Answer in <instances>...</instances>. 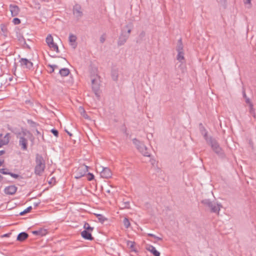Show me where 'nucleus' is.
Listing matches in <instances>:
<instances>
[{"label": "nucleus", "mask_w": 256, "mask_h": 256, "mask_svg": "<svg viewBox=\"0 0 256 256\" xmlns=\"http://www.w3.org/2000/svg\"><path fill=\"white\" fill-rule=\"evenodd\" d=\"M30 134H31L30 132L26 129H22L20 132L16 134V138L19 140L18 144L22 150H28V140L25 136Z\"/></svg>", "instance_id": "f257e3e1"}, {"label": "nucleus", "mask_w": 256, "mask_h": 256, "mask_svg": "<svg viewBox=\"0 0 256 256\" xmlns=\"http://www.w3.org/2000/svg\"><path fill=\"white\" fill-rule=\"evenodd\" d=\"M46 162L42 156L38 154L36 156V166L34 168V174L40 176L44 171Z\"/></svg>", "instance_id": "f03ea898"}, {"label": "nucleus", "mask_w": 256, "mask_h": 256, "mask_svg": "<svg viewBox=\"0 0 256 256\" xmlns=\"http://www.w3.org/2000/svg\"><path fill=\"white\" fill-rule=\"evenodd\" d=\"M207 144L210 146L212 150L220 158H226V154L224 150L220 146L218 141L212 136L210 139L206 142Z\"/></svg>", "instance_id": "7ed1b4c3"}, {"label": "nucleus", "mask_w": 256, "mask_h": 256, "mask_svg": "<svg viewBox=\"0 0 256 256\" xmlns=\"http://www.w3.org/2000/svg\"><path fill=\"white\" fill-rule=\"evenodd\" d=\"M201 203L205 206L208 208L212 212L219 214L222 206L220 204L211 201L209 199H204L201 201Z\"/></svg>", "instance_id": "20e7f679"}, {"label": "nucleus", "mask_w": 256, "mask_h": 256, "mask_svg": "<svg viewBox=\"0 0 256 256\" xmlns=\"http://www.w3.org/2000/svg\"><path fill=\"white\" fill-rule=\"evenodd\" d=\"M88 167L84 164L80 166L74 172V178L78 179L84 176L88 172Z\"/></svg>", "instance_id": "39448f33"}, {"label": "nucleus", "mask_w": 256, "mask_h": 256, "mask_svg": "<svg viewBox=\"0 0 256 256\" xmlns=\"http://www.w3.org/2000/svg\"><path fill=\"white\" fill-rule=\"evenodd\" d=\"M129 36H130L129 34L126 33V32H124V30H122V32L118 38V46H121L124 45L127 41Z\"/></svg>", "instance_id": "423d86ee"}, {"label": "nucleus", "mask_w": 256, "mask_h": 256, "mask_svg": "<svg viewBox=\"0 0 256 256\" xmlns=\"http://www.w3.org/2000/svg\"><path fill=\"white\" fill-rule=\"evenodd\" d=\"M19 62L20 66L28 70H32L33 68V63L26 58H21Z\"/></svg>", "instance_id": "0eeeda50"}, {"label": "nucleus", "mask_w": 256, "mask_h": 256, "mask_svg": "<svg viewBox=\"0 0 256 256\" xmlns=\"http://www.w3.org/2000/svg\"><path fill=\"white\" fill-rule=\"evenodd\" d=\"M92 89L96 96H100V84L96 79L92 80Z\"/></svg>", "instance_id": "6e6552de"}, {"label": "nucleus", "mask_w": 256, "mask_h": 256, "mask_svg": "<svg viewBox=\"0 0 256 256\" xmlns=\"http://www.w3.org/2000/svg\"><path fill=\"white\" fill-rule=\"evenodd\" d=\"M100 174L103 178H108L112 176V173L109 168L102 167V170L100 172Z\"/></svg>", "instance_id": "1a4fd4ad"}, {"label": "nucleus", "mask_w": 256, "mask_h": 256, "mask_svg": "<svg viewBox=\"0 0 256 256\" xmlns=\"http://www.w3.org/2000/svg\"><path fill=\"white\" fill-rule=\"evenodd\" d=\"M2 134H0V148L8 144L10 139V134L7 133L2 138Z\"/></svg>", "instance_id": "9d476101"}, {"label": "nucleus", "mask_w": 256, "mask_h": 256, "mask_svg": "<svg viewBox=\"0 0 256 256\" xmlns=\"http://www.w3.org/2000/svg\"><path fill=\"white\" fill-rule=\"evenodd\" d=\"M73 14L75 16L79 19L82 16V12L81 10V7L78 4H76L74 6L73 8Z\"/></svg>", "instance_id": "9b49d317"}, {"label": "nucleus", "mask_w": 256, "mask_h": 256, "mask_svg": "<svg viewBox=\"0 0 256 256\" xmlns=\"http://www.w3.org/2000/svg\"><path fill=\"white\" fill-rule=\"evenodd\" d=\"M17 187L16 186L14 185L10 186H6L4 190V192L5 194L9 195H12L14 194L16 190H17Z\"/></svg>", "instance_id": "f8f14e48"}, {"label": "nucleus", "mask_w": 256, "mask_h": 256, "mask_svg": "<svg viewBox=\"0 0 256 256\" xmlns=\"http://www.w3.org/2000/svg\"><path fill=\"white\" fill-rule=\"evenodd\" d=\"M146 249L150 252L152 254H154V256H160V252H158L155 248L154 246L150 244H146Z\"/></svg>", "instance_id": "ddd939ff"}, {"label": "nucleus", "mask_w": 256, "mask_h": 256, "mask_svg": "<svg viewBox=\"0 0 256 256\" xmlns=\"http://www.w3.org/2000/svg\"><path fill=\"white\" fill-rule=\"evenodd\" d=\"M17 38L23 48L30 49V46L26 43V40L24 36L20 34H17Z\"/></svg>", "instance_id": "4468645a"}, {"label": "nucleus", "mask_w": 256, "mask_h": 256, "mask_svg": "<svg viewBox=\"0 0 256 256\" xmlns=\"http://www.w3.org/2000/svg\"><path fill=\"white\" fill-rule=\"evenodd\" d=\"M199 128L201 134L204 136L206 142L208 141L210 139V136H208V132L202 123L199 124Z\"/></svg>", "instance_id": "2eb2a0df"}, {"label": "nucleus", "mask_w": 256, "mask_h": 256, "mask_svg": "<svg viewBox=\"0 0 256 256\" xmlns=\"http://www.w3.org/2000/svg\"><path fill=\"white\" fill-rule=\"evenodd\" d=\"M91 232L84 230L81 232V236L85 240H92L94 238L92 236Z\"/></svg>", "instance_id": "dca6fc26"}, {"label": "nucleus", "mask_w": 256, "mask_h": 256, "mask_svg": "<svg viewBox=\"0 0 256 256\" xmlns=\"http://www.w3.org/2000/svg\"><path fill=\"white\" fill-rule=\"evenodd\" d=\"M10 10L12 16H18L20 12V8L16 5L10 4Z\"/></svg>", "instance_id": "f3484780"}, {"label": "nucleus", "mask_w": 256, "mask_h": 256, "mask_svg": "<svg viewBox=\"0 0 256 256\" xmlns=\"http://www.w3.org/2000/svg\"><path fill=\"white\" fill-rule=\"evenodd\" d=\"M28 237V234L26 232H20L16 238V240L19 242H22Z\"/></svg>", "instance_id": "a211bd4d"}, {"label": "nucleus", "mask_w": 256, "mask_h": 256, "mask_svg": "<svg viewBox=\"0 0 256 256\" xmlns=\"http://www.w3.org/2000/svg\"><path fill=\"white\" fill-rule=\"evenodd\" d=\"M68 40L71 46H72L74 48L76 46V44L75 43L76 40V36L75 35L70 34L69 36Z\"/></svg>", "instance_id": "6ab92c4d"}, {"label": "nucleus", "mask_w": 256, "mask_h": 256, "mask_svg": "<svg viewBox=\"0 0 256 256\" xmlns=\"http://www.w3.org/2000/svg\"><path fill=\"white\" fill-rule=\"evenodd\" d=\"M138 151L145 156H150V154L147 148L144 144L142 147L139 149Z\"/></svg>", "instance_id": "aec40b11"}, {"label": "nucleus", "mask_w": 256, "mask_h": 256, "mask_svg": "<svg viewBox=\"0 0 256 256\" xmlns=\"http://www.w3.org/2000/svg\"><path fill=\"white\" fill-rule=\"evenodd\" d=\"M32 233L34 235L43 236L46 234V230L43 228H40L38 230L32 231Z\"/></svg>", "instance_id": "412c9836"}, {"label": "nucleus", "mask_w": 256, "mask_h": 256, "mask_svg": "<svg viewBox=\"0 0 256 256\" xmlns=\"http://www.w3.org/2000/svg\"><path fill=\"white\" fill-rule=\"evenodd\" d=\"M246 102L247 104H249L250 106V113L254 116H256L255 112H254V110L253 108V104L250 102V98H246Z\"/></svg>", "instance_id": "4be33fe9"}, {"label": "nucleus", "mask_w": 256, "mask_h": 256, "mask_svg": "<svg viewBox=\"0 0 256 256\" xmlns=\"http://www.w3.org/2000/svg\"><path fill=\"white\" fill-rule=\"evenodd\" d=\"M70 72V71L68 68H63L59 70V74L62 76H68Z\"/></svg>", "instance_id": "5701e85b"}, {"label": "nucleus", "mask_w": 256, "mask_h": 256, "mask_svg": "<svg viewBox=\"0 0 256 256\" xmlns=\"http://www.w3.org/2000/svg\"><path fill=\"white\" fill-rule=\"evenodd\" d=\"M176 50L178 52H184V46L181 38L178 40Z\"/></svg>", "instance_id": "b1692460"}, {"label": "nucleus", "mask_w": 256, "mask_h": 256, "mask_svg": "<svg viewBox=\"0 0 256 256\" xmlns=\"http://www.w3.org/2000/svg\"><path fill=\"white\" fill-rule=\"evenodd\" d=\"M132 142L136 146V148L139 150V149L140 148V147L143 146L144 144L137 140L136 138H134L132 140Z\"/></svg>", "instance_id": "393cba45"}, {"label": "nucleus", "mask_w": 256, "mask_h": 256, "mask_svg": "<svg viewBox=\"0 0 256 256\" xmlns=\"http://www.w3.org/2000/svg\"><path fill=\"white\" fill-rule=\"evenodd\" d=\"M132 28L133 24L132 22H130L124 26L123 30H124L125 29L126 30L127 32L126 33L130 34Z\"/></svg>", "instance_id": "a878e982"}, {"label": "nucleus", "mask_w": 256, "mask_h": 256, "mask_svg": "<svg viewBox=\"0 0 256 256\" xmlns=\"http://www.w3.org/2000/svg\"><path fill=\"white\" fill-rule=\"evenodd\" d=\"M112 78L114 81H117L118 78V71L116 70H114L112 71Z\"/></svg>", "instance_id": "bb28decb"}, {"label": "nucleus", "mask_w": 256, "mask_h": 256, "mask_svg": "<svg viewBox=\"0 0 256 256\" xmlns=\"http://www.w3.org/2000/svg\"><path fill=\"white\" fill-rule=\"evenodd\" d=\"M178 55L176 56V59L180 62H182V60H184V52H178Z\"/></svg>", "instance_id": "cd10ccee"}, {"label": "nucleus", "mask_w": 256, "mask_h": 256, "mask_svg": "<svg viewBox=\"0 0 256 256\" xmlns=\"http://www.w3.org/2000/svg\"><path fill=\"white\" fill-rule=\"evenodd\" d=\"M48 46L51 50L56 51L57 53L59 52L58 46L54 42H52V44H48Z\"/></svg>", "instance_id": "c85d7f7f"}, {"label": "nucleus", "mask_w": 256, "mask_h": 256, "mask_svg": "<svg viewBox=\"0 0 256 256\" xmlns=\"http://www.w3.org/2000/svg\"><path fill=\"white\" fill-rule=\"evenodd\" d=\"M0 29L2 32V34L4 36H6L7 33H8V28H7L6 26H5L4 24H0Z\"/></svg>", "instance_id": "c756f323"}, {"label": "nucleus", "mask_w": 256, "mask_h": 256, "mask_svg": "<svg viewBox=\"0 0 256 256\" xmlns=\"http://www.w3.org/2000/svg\"><path fill=\"white\" fill-rule=\"evenodd\" d=\"M46 42L47 44H52V42H54L53 38L51 34H49L46 38Z\"/></svg>", "instance_id": "7c9ffc66"}, {"label": "nucleus", "mask_w": 256, "mask_h": 256, "mask_svg": "<svg viewBox=\"0 0 256 256\" xmlns=\"http://www.w3.org/2000/svg\"><path fill=\"white\" fill-rule=\"evenodd\" d=\"M84 230H87L91 232L94 230V228L91 227L90 225L87 222H86L84 224Z\"/></svg>", "instance_id": "2f4dec72"}, {"label": "nucleus", "mask_w": 256, "mask_h": 256, "mask_svg": "<svg viewBox=\"0 0 256 256\" xmlns=\"http://www.w3.org/2000/svg\"><path fill=\"white\" fill-rule=\"evenodd\" d=\"M28 123L30 126L31 127L36 128L38 126V124L34 122L32 120H28Z\"/></svg>", "instance_id": "473e14b6"}, {"label": "nucleus", "mask_w": 256, "mask_h": 256, "mask_svg": "<svg viewBox=\"0 0 256 256\" xmlns=\"http://www.w3.org/2000/svg\"><path fill=\"white\" fill-rule=\"evenodd\" d=\"M123 223L126 228H128L130 226V223L127 218H124L123 220Z\"/></svg>", "instance_id": "72a5a7b5"}, {"label": "nucleus", "mask_w": 256, "mask_h": 256, "mask_svg": "<svg viewBox=\"0 0 256 256\" xmlns=\"http://www.w3.org/2000/svg\"><path fill=\"white\" fill-rule=\"evenodd\" d=\"M32 210V207L31 206H30L28 207L26 209L24 210L23 211L21 212L20 213V215L24 216L26 214L30 212Z\"/></svg>", "instance_id": "f704fd0d"}, {"label": "nucleus", "mask_w": 256, "mask_h": 256, "mask_svg": "<svg viewBox=\"0 0 256 256\" xmlns=\"http://www.w3.org/2000/svg\"><path fill=\"white\" fill-rule=\"evenodd\" d=\"M96 217L98 220L99 222H104L105 220H106V218L102 214H98L96 215Z\"/></svg>", "instance_id": "c9c22d12"}, {"label": "nucleus", "mask_w": 256, "mask_h": 256, "mask_svg": "<svg viewBox=\"0 0 256 256\" xmlns=\"http://www.w3.org/2000/svg\"><path fill=\"white\" fill-rule=\"evenodd\" d=\"M80 108L82 111V115L84 118L86 119H89V116L86 113V112H85L84 108L82 107H80Z\"/></svg>", "instance_id": "e433bc0d"}, {"label": "nucleus", "mask_w": 256, "mask_h": 256, "mask_svg": "<svg viewBox=\"0 0 256 256\" xmlns=\"http://www.w3.org/2000/svg\"><path fill=\"white\" fill-rule=\"evenodd\" d=\"M148 236H149L152 237V238H154L155 239H156L158 240H162V238L157 236H156V235H154V234H150V233L148 234Z\"/></svg>", "instance_id": "4c0bfd02"}, {"label": "nucleus", "mask_w": 256, "mask_h": 256, "mask_svg": "<svg viewBox=\"0 0 256 256\" xmlns=\"http://www.w3.org/2000/svg\"><path fill=\"white\" fill-rule=\"evenodd\" d=\"M51 132L56 137L58 136V130L54 128H52L50 130Z\"/></svg>", "instance_id": "58836bf2"}, {"label": "nucleus", "mask_w": 256, "mask_h": 256, "mask_svg": "<svg viewBox=\"0 0 256 256\" xmlns=\"http://www.w3.org/2000/svg\"><path fill=\"white\" fill-rule=\"evenodd\" d=\"M87 179L88 180L90 181L94 179V176L92 173L88 172V174Z\"/></svg>", "instance_id": "ea45409f"}, {"label": "nucleus", "mask_w": 256, "mask_h": 256, "mask_svg": "<svg viewBox=\"0 0 256 256\" xmlns=\"http://www.w3.org/2000/svg\"><path fill=\"white\" fill-rule=\"evenodd\" d=\"M12 22L14 24H18L20 23V20L18 18H15L13 19Z\"/></svg>", "instance_id": "a19ab883"}, {"label": "nucleus", "mask_w": 256, "mask_h": 256, "mask_svg": "<svg viewBox=\"0 0 256 256\" xmlns=\"http://www.w3.org/2000/svg\"><path fill=\"white\" fill-rule=\"evenodd\" d=\"M8 175L14 178H18L20 177V176L18 174H14L11 172H10Z\"/></svg>", "instance_id": "79ce46f5"}, {"label": "nucleus", "mask_w": 256, "mask_h": 256, "mask_svg": "<svg viewBox=\"0 0 256 256\" xmlns=\"http://www.w3.org/2000/svg\"><path fill=\"white\" fill-rule=\"evenodd\" d=\"M6 170V168H1L0 169V172L4 174H8L10 172H8Z\"/></svg>", "instance_id": "37998d69"}, {"label": "nucleus", "mask_w": 256, "mask_h": 256, "mask_svg": "<svg viewBox=\"0 0 256 256\" xmlns=\"http://www.w3.org/2000/svg\"><path fill=\"white\" fill-rule=\"evenodd\" d=\"M105 36H106L105 34H103L100 37V42L102 44L104 43L106 40Z\"/></svg>", "instance_id": "c03bdc74"}, {"label": "nucleus", "mask_w": 256, "mask_h": 256, "mask_svg": "<svg viewBox=\"0 0 256 256\" xmlns=\"http://www.w3.org/2000/svg\"><path fill=\"white\" fill-rule=\"evenodd\" d=\"M144 36L145 32L144 31L142 32L139 35V38H140V40H142V39L144 37Z\"/></svg>", "instance_id": "a18cd8bd"}, {"label": "nucleus", "mask_w": 256, "mask_h": 256, "mask_svg": "<svg viewBox=\"0 0 256 256\" xmlns=\"http://www.w3.org/2000/svg\"><path fill=\"white\" fill-rule=\"evenodd\" d=\"M16 68H17V64L16 62H14V68H12V71L13 74L15 76L16 75Z\"/></svg>", "instance_id": "49530a36"}, {"label": "nucleus", "mask_w": 256, "mask_h": 256, "mask_svg": "<svg viewBox=\"0 0 256 256\" xmlns=\"http://www.w3.org/2000/svg\"><path fill=\"white\" fill-rule=\"evenodd\" d=\"M48 66L50 67L51 68H54V69L57 68H58V66L57 65H56V64H48Z\"/></svg>", "instance_id": "de8ad7c7"}, {"label": "nucleus", "mask_w": 256, "mask_h": 256, "mask_svg": "<svg viewBox=\"0 0 256 256\" xmlns=\"http://www.w3.org/2000/svg\"><path fill=\"white\" fill-rule=\"evenodd\" d=\"M227 0H220L219 2L222 6H224L226 4Z\"/></svg>", "instance_id": "09e8293b"}, {"label": "nucleus", "mask_w": 256, "mask_h": 256, "mask_svg": "<svg viewBox=\"0 0 256 256\" xmlns=\"http://www.w3.org/2000/svg\"><path fill=\"white\" fill-rule=\"evenodd\" d=\"M124 204L125 205L124 206V208H128L130 206V202H125Z\"/></svg>", "instance_id": "8fccbe9b"}, {"label": "nucleus", "mask_w": 256, "mask_h": 256, "mask_svg": "<svg viewBox=\"0 0 256 256\" xmlns=\"http://www.w3.org/2000/svg\"><path fill=\"white\" fill-rule=\"evenodd\" d=\"M244 2L245 4H250L251 0H244Z\"/></svg>", "instance_id": "3c124183"}, {"label": "nucleus", "mask_w": 256, "mask_h": 256, "mask_svg": "<svg viewBox=\"0 0 256 256\" xmlns=\"http://www.w3.org/2000/svg\"><path fill=\"white\" fill-rule=\"evenodd\" d=\"M242 95H243V96L245 98L246 100V98H248L247 96H246V92L244 90L242 92Z\"/></svg>", "instance_id": "603ef678"}, {"label": "nucleus", "mask_w": 256, "mask_h": 256, "mask_svg": "<svg viewBox=\"0 0 256 256\" xmlns=\"http://www.w3.org/2000/svg\"><path fill=\"white\" fill-rule=\"evenodd\" d=\"M150 162H151L152 164V165H153V166H154V165L155 164V163H156V160H155L154 159H152V160H150Z\"/></svg>", "instance_id": "864d4df0"}, {"label": "nucleus", "mask_w": 256, "mask_h": 256, "mask_svg": "<svg viewBox=\"0 0 256 256\" xmlns=\"http://www.w3.org/2000/svg\"><path fill=\"white\" fill-rule=\"evenodd\" d=\"M5 153V151L4 150H0V156L4 154Z\"/></svg>", "instance_id": "5fc2aeb1"}, {"label": "nucleus", "mask_w": 256, "mask_h": 256, "mask_svg": "<svg viewBox=\"0 0 256 256\" xmlns=\"http://www.w3.org/2000/svg\"><path fill=\"white\" fill-rule=\"evenodd\" d=\"M36 134L37 135H40V132L37 129L36 130Z\"/></svg>", "instance_id": "6e6d98bb"}, {"label": "nucleus", "mask_w": 256, "mask_h": 256, "mask_svg": "<svg viewBox=\"0 0 256 256\" xmlns=\"http://www.w3.org/2000/svg\"><path fill=\"white\" fill-rule=\"evenodd\" d=\"M4 162V160H0V166L2 165Z\"/></svg>", "instance_id": "4d7b16f0"}, {"label": "nucleus", "mask_w": 256, "mask_h": 256, "mask_svg": "<svg viewBox=\"0 0 256 256\" xmlns=\"http://www.w3.org/2000/svg\"><path fill=\"white\" fill-rule=\"evenodd\" d=\"M40 203V202L34 203V206H38L39 205Z\"/></svg>", "instance_id": "13d9d810"}, {"label": "nucleus", "mask_w": 256, "mask_h": 256, "mask_svg": "<svg viewBox=\"0 0 256 256\" xmlns=\"http://www.w3.org/2000/svg\"><path fill=\"white\" fill-rule=\"evenodd\" d=\"M54 68H51V70L50 71V73H52L54 72Z\"/></svg>", "instance_id": "bf43d9fd"}, {"label": "nucleus", "mask_w": 256, "mask_h": 256, "mask_svg": "<svg viewBox=\"0 0 256 256\" xmlns=\"http://www.w3.org/2000/svg\"><path fill=\"white\" fill-rule=\"evenodd\" d=\"M12 79H13V78L12 76V77H10L8 80H9L10 82H12Z\"/></svg>", "instance_id": "052dcab7"}, {"label": "nucleus", "mask_w": 256, "mask_h": 256, "mask_svg": "<svg viewBox=\"0 0 256 256\" xmlns=\"http://www.w3.org/2000/svg\"><path fill=\"white\" fill-rule=\"evenodd\" d=\"M3 177L0 174V182L2 180Z\"/></svg>", "instance_id": "680f3d73"}, {"label": "nucleus", "mask_w": 256, "mask_h": 256, "mask_svg": "<svg viewBox=\"0 0 256 256\" xmlns=\"http://www.w3.org/2000/svg\"><path fill=\"white\" fill-rule=\"evenodd\" d=\"M66 132L68 134H69L70 136H72V134L70 132H68V131H66Z\"/></svg>", "instance_id": "e2e57ef3"}, {"label": "nucleus", "mask_w": 256, "mask_h": 256, "mask_svg": "<svg viewBox=\"0 0 256 256\" xmlns=\"http://www.w3.org/2000/svg\"><path fill=\"white\" fill-rule=\"evenodd\" d=\"M131 243H132V244H131V246H130V247H131V248H132V247H133V246H134V242H131Z\"/></svg>", "instance_id": "0e129e2a"}, {"label": "nucleus", "mask_w": 256, "mask_h": 256, "mask_svg": "<svg viewBox=\"0 0 256 256\" xmlns=\"http://www.w3.org/2000/svg\"><path fill=\"white\" fill-rule=\"evenodd\" d=\"M42 2H48V0H40Z\"/></svg>", "instance_id": "69168bd1"}, {"label": "nucleus", "mask_w": 256, "mask_h": 256, "mask_svg": "<svg viewBox=\"0 0 256 256\" xmlns=\"http://www.w3.org/2000/svg\"><path fill=\"white\" fill-rule=\"evenodd\" d=\"M8 234H5L4 235V236H8Z\"/></svg>", "instance_id": "338daca9"}, {"label": "nucleus", "mask_w": 256, "mask_h": 256, "mask_svg": "<svg viewBox=\"0 0 256 256\" xmlns=\"http://www.w3.org/2000/svg\"><path fill=\"white\" fill-rule=\"evenodd\" d=\"M136 42H137V43L139 42L138 40H136Z\"/></svg>", "instance_id": "774afa93"}]
</instances>
